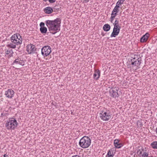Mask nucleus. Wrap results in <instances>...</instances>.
I'll use <instances>...</instances> for the list:
<instances>
[{"mask_svg":"<svg viewBox=\"0 0 157 157\" xmlns=\"http://www.w3.org/2000/svg\"><path fill=\"white\" fill-rule=\"evenodd\" d=\"M44 12L47 14H50L53 12L52 8L50 7H47L43 9Z\"/></svg>","mask_w":157,"mask_h":157,"instance_id":"obj_18","label":"nucleus"},{"mask_svg":"<svg viewBox=\"0 0 157 157\" xmlns=\"http://www.w3.org/2000/svg\"><path fill=\"white\" fill-rule=\"evenodd\" d=\"M142 151L139 150L137 152V155L134 156V157H148L149 155V151L147 150L146 148L142 149Z\"/></svg>","mask_w":157,"mask_h":157,"instance_id":"obj_8","label":"nucleus"},{"mask_svg":"<svg viewBox=\"0 0 157 157\" xmlns=\"http://www.w3.org/2000/svg\"><path fill=\"white\" fill-rule=\"evenodd\" d=\"M91 143L90 139L87 136L83 137L80 140L79 143L80 147L83 148H88L90 145Z\"/></svg>","mask_w":157,"mask_h":157,"instance_id":"obj_4","label":"nucleus"},{"mask_svg":"<svg viewBox=\"0 0 157 157\" xmlns=\"http://www.w3.org/2000/svg\"><path fill=\"white\" fill-rule=\"evenodd\" d=\"M100 75V72L99 70H95L94 73L93 75L94 78L96 80H98Z\"/></svg>","mask_w":157,"mask_h":157,"instance_id":"obj_17","label":"nucleus"},{"mask_svg":"<svg viewBox=\"0 0 157 157\" xmlns=\"http://www.w3.org/2000/svg\"><path fill=\"white\" fill-rule=\"evenodd\" d=\"M115 151L113 148L110 149L108 151L105 157H113L115 154Z\"/></svg>","mask_w":157,"mask_h":157,"instance_id":"obj_16","label":"nucleus"},{"mask_svg":"<svg viewBox=\"0 0 157 157\" xmlns=\"http://www.w3.org/2000/svg\"><path fill=\"white\" fill-rule=\"evenodd\" d=\"M119 11L113 9L111 14V16L115 17L117 15Z\"/></svg>","mask_w":157,"mask_h":157,"instance_id":"obj_22","label":"nucleus"},{"mask_svg":"<svg viewBox=\"0 0 157 157\" xmlns=\"http://www.w3.org/2000/svg\"><path fill=\"white\" fill-rule=\"evenodd\" d=\"M119 90V88L118 87L111 88L109 91V96L113 98H118V91Z\"/></svg>","mask_w":157,"mask_h":157,"instance_id":"obj_9","label":"nucleus"},{"mask_svg":"<svg viewBox=\"0 0 157 157\" xmlns=\"http://www.w3.org/2000/svg\"><path fill=\"white\" fill-rule=\"evenodd\" d=\"M41 54L44 57L49 56L52 52L51 48L49 46L43 47L41 49Z\"/></svg>","mask_w":157,"mask_h":157,"instance_id":"obj_7","label":"nucleus"},{"mask_svg":"<svg viewBox=\"0 0 157 157\" xmlns=\"http://www.w3.org/2000/svg\"><path fill=\"white\" fill-rule=\"evenodd\" d=\"M46 25L50 33L55 34L60 30L61 19L56 18L54 20H47L45 21Z\"/></svg>","mask_w":157,"mask_h":157,"instance_id":"obj_1","label":"nucleus"},{"mask_svg":"<svg viewBox=\"0 0 157 157\" xmlns=\"http://www.w3.org/2000/svg\"><path fill=\"white\" fill-rule=\"evenodd\" d=\"M71 157H81L79 155H75L74 156H72Z\"/></svg>","mask_w":157,"mask_h":157,"instance_id":"obj_33","label":"nucleus"},{"mask_svg":"<svg viewBox=\"0 0 157 157\" xmlns=\"http://www.w3.org/2000/svg\"><path fill=\"white\" fill-rule=\"evenodd\" d=\"M81 2L83 3H86L89 2V0H81Z\"/></svg>","mask_w":157,"mask_h":157,"instance_id":"obj_30","label":"nucleus"},{"mask_svg":"<svg viewBox=\"0 0 157 157\" xmlns=\"http://www.w3.org/2000/svg\"><path fill=\"white\" fill-rule=\"evenodd\" d=\"M115 18V17H113L112 16H111V17L110 18L109 21H110V22L113 23V20H114V18Z\"/></svg>","mask_w":157,"mask_h":157,"instance_id":"obj_29","label":"nucleus"},{"mask_svg":"<svg viewBox=\"0 0 157 157\" xmlns=\"http://www.w3.org/2000/svg\"><path fill=\"white\" fill-rule=\"evenodd\" d=\"M119 140L118 139H115L114 141V145L115 147L117 148H120L123 146V144L119 143Z\"/></svg>","mask_w":157,"mask_h":157,"instance_id":"obj_14","label":"nucleus"},{"mask_svg":"<svg viewBox=\"0 0 157 157\" xmlns=\"http://www.w3.org/2000/svg\"><path fill=\"white\" fill-rule=\"evenodd\" d=\"M121 27L114 26L113 31L110 35V37H116L119 33Z\"/></svg>","mask_w":157,"mask_h":157,"instance_id":"obj_10","label":"nucleus"},{"mask_svg":"<svg viewBox=\"0 0 157 157\" xmlns=\"http://www.w3.org/2000/svg\"><path fill=\"white\" fill-rule=\"evenodd\" d=\"M3 156L4 157H8V155L6 154H4Z\"/></svg>","mask_w":157,"mask_h":157,"instance_id":"obj_34","label":"nucleus"},{"mask_svg":"<svg viewBox=\"0 0 157 157\" xmlns=\"http://www.w3.org/2000/svg\"><path fill=\"white\" fill-rule=\"evenodd\" d=\"M140 123V126L141 127L142 126V123H140V122H139Z\"/></svg>","mask_w":157,"mask_h":157,"instance_id":"obj_35","label":"nucleus"},{"mask_svg":"<svg viewBox=\"0 0 157 157\" xmlns=\"http://www.w3.org/2000/svg\"><path fill=\"white\" fill-rule=\"evenodd\" d=\"M1 116H5V117H7V116H8L9 115V113H4V112H3V113H1Z\"/></svg>","mask_w":157,"mask_h":157,"instance_id":"obj_28","label":"nucleus"},{"mask_svg":"<svg viewBox=\"0 0 157 157\" xmlns=\"http://www.w3.org/2000/svg\"><path fill=\"white\" fill-rule=\"evenodd\" d=\"M119 5V4L116 3V5L113 9L119 11V8H120Z\"/></svg>","mask_w":157,"mask_h":157,"instance_id":"obj_26","label":"nucleus"},{"mask_svg":"<svg viewBox=\"0 0 157 157\" xmlns=\"http://www.w3.org/2000/svg\"><path fill=\"white\" fill-rule=\"evenodd\" d=\"M10 41L13 44L18 45L22 44V38L19 34L16 33L11 36Z\"/></svg>","mask_w":157,"mask_h":157,"instance_id":"obj_6","label":"nucleus"},{"mask_svg":"<svg viewBox=\"0 0 157 157\" xmlns=\"http://www.w3.org/2000/svg\"><path fill=\"white\" fill-rule=\"evenodd\" d=\"M149 36V34L148 33H147L140 38V42L141 43H145L146 42Z\"/></svg>","mask_w":157,"mask_h":157,"instance_id":"obj_15","label":"nucleus"},{"mask_svg":"<svg viewBox=\"0 0 157 157\" xmlns=\"http://www.w3.org/2000/svg\"><path fill=\"white\" fill-rule=\"evenodd\" d=\"M5 127L9 131H12L16 128L18 123L15 119L10 118L5 121Z\"/></svg>","mask_w":157,"mask_h":157,"instance_id":"obj_2","label":"nucleus"},{"mask_svg":"<svg viewBox=\"0 0 157 157\" xmlns=\"http://www.w3.org/2000/svg\"><path fill=\"white\" fill-rule=\"evenodd\" d=\"M5 95L8 98L11 99L14 95V92L11 89H9L6 91Z\"/></svg>","mask_w":157,"mask_h":157,"instance_id":"obj_11","label":"nucleus"},{"mask_svg":"<svg viewBox=\"0 0 157 157\" xmlns=\"http://www.w3.org/2000/svg\"><path fill=\"white\" fill-rule=\"evenodd\" d=\"M36 51V48L33 45H29L27 48V51L29 54L34 53Z\"/></svg>","mask_w":157,"mask_h":157,"instance_id":"obj_13","label":"nucleus"},{"mask_svg":"<svg viewBox=\"0 0 157 157\" xmlns=\"http://www.w3.org/2000/svg\"><path fill=\"white\" fill-rule=\"evenodd\" d=\"M40 27H44V23L43 22H41L40 24Z\"/></svg>","mask_w":157,"mask_h":157,"instance_id":"obj_31","label":"nucleus"},{"mask_svg":"<svg viewBox=\"0 0 157 157\" xmlns=\"http://www.w3.org/2000/svg\"><path fill=\"white\" fill-rule=\"evenodd\" d=\"M40 31L42 33H46L47 31V28L45 27H40Z\"/></svg>","mask_w":157,"mask_h":157,"instance_id":"obj_24","label":"nucleus"},{"mask_svg":"<svg viewBox=\"0 0 157 157\" xmlns=\"http://www.w3.org/2000/svg\"><path fill=\"white\" fill-rule=\"evenodd\" d=\"M13 52L12 49H9L6 51L5 54L6 55H9L10 57L12 56Z\"/></svg>","mask_w":157,"mask_h":157,"instance_id":"obj_20","label":"nucleus"},{"mask_svg":"<svg viewBox=\"0 0 157 157\" xmlns=\"http://www.w3.org/2000/svg\"><path fill=\"white\" fill-rule=\"evenodd\" d=\"M110 29V26L108 24H105L103 26V29L105 32L109 31Z\"/></svg>","mask_w":157,"mask_h":157,"instance_id":"obj_19","label":"nucleus"},{"mask_svg":"<svg viewBox=\"0 0 157 157\" xmlns=\"http://www.w3.org/2000/svg\"><path fill=\"white\" fill-rule=\"evenodd\" d=\"M101 119L105 121H109L112 117V114L109 110L104 109L99 113Z\"/></svg>","mask_w":157,"mask_h":157,"instance_id":"obj_3","label":"nucleus"},{"mask_svg":"<svg viewBox=\"0 0 157 157\" xmlns=\"http://www.w3.org/2000/svg\"><path fill=\"white\" fill-rule=\"evenodd\" d=\"M125 0H119L117 3L119 5L122 4Z\"/></svg>","mask_w":157,"mask_h":157,"instance_id":"obj_27","label":"nucleus"},{"mask_svg":"<svg viewBox=\"0 0 157 157\" xmlns=\"http://www.w3.org/2000/svg\"><path fill=\"white\" fill-rule=\"evenodd\" d=\"M114 26L121 27L119 25V21L117 20V19H116L114 23H113Z\"/></svg>","mask_w":157,"mask_h":157,"instance_id":"obj_25","label":"nucleus"},{"mask_svg":"<svg viewBox=\"0 0 157 157\" xmlns=\"http://www.w3.org/2000/svg\"><path fill=\"white\" fill-rule=\"evenodd\" d=\"M130 62L132 67H136V70L140 68L139 66L141 63V59L139 55H135L131 57Z\"/></svg>","mask_w":157,"mask_h":157,"instance_id":"obj_5","label":"nucleus"},{"mask_svg":"<svg viewBox=\"0 0 157 157\" xmlns=\"http://www.w3.org/2000/svg\"><path fill=\"white\" fill-rule=\"evenodd\" d=\"M17 44H14L13 43H10L9 44H7L6 46L9 48H15L16 47Z\"/></svg>","mask_w":157,"mask_h":157,"instance_id":"obj_21","label":"nucleus"},{"mask_svg":"<svg viewBox=\"0 0 157 157\" xmlns=\"http://www.w3.org/2000/svg\"><path fill=\"white\" fill-rule=\"evenodd\" d=\"M25 60H23L21 58L18 57L13 62V64H19L21 66H24L25 64Z\"/></svg>","mask_w":157,"mask_h":157,"instance_id":"obj_12","label":"nucleus"},{"mask_svg":"<svg viewBox=\"0 0 157 157\" xmlns=\"http://www.w3.org/2000/svg\"><path fill=\"white\" fill-rule=\"evenodd\" d=\"M43 1L45 2H46L48 1V0H43Z\"/></svg>","mask_w":157,"mask_h":157,"instance_id":"obj_36","label":"nucleus"},{"mask_svg":"<svg viewBox=\"0 0 157 157\" xmlns=\"http://www.w3.org/2000/svg\"><path fill=\"white\" fill-rule=\"evenodd\" d=\"M49 2H50V3H53L55 2H56L55 0H48Z\"/></svg>","mask_w":157,"mask_h":157,"instance_id":"obj_32","label":"nucleus"},{"mask_svg":"<svg viewBox=\"0 0 157 157\" xmlns=\"http://www.w3.org/2000/svg\"><path fill=\"white\" fill-rule=\"evenodd\" d=\"M151 146L153 149H157V141H155L151 144Z\"/></svg>","mask_w":157,"mask_h":157,"instance_id":"obj_23","label":"nucleus"}]
</instances>
